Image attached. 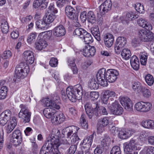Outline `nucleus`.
I'll return each mask as SVG.
<instances>
[{
	"label": "nucleus",
	"mask_w": 154,
	"mask_h": 154,
	"mask_svg": "<svg viewBox=\"0 0 154 154\" xmlns=\"http://www.w3.org/2000/svg\"><path fill=\"white\" fill-rule=\"evenodd\" d=\"M24 60L26 62V64L23 62H21L16 67L14 77L16 78V79H14V80L15 82L17 80L16 79L23 78L28 75L29 72V68L26 64H31L34 62L35 58L33 53H32L27 58H25Z\"/></svg>",
	"instance_id": "1"
},
{
	"label": "nucleus",
	"mask_w": 154,
	"mask_h": 154,
	"mask_svg": "<svg viewBox=\"0 0 154 154\" xmlns=\"http://www.w3.org/2000/svg\"><path fill=\"white\" fill-rule=\"evenodd\" d=\"M85 107L86 113L90 119L92 118L94 114L96 116H98L99 114L103 115L107 114L105 107L100 106L97 102L93 103L91 104L90 103H87Z\"/></svg>",
	"instance_id": "2"
},
{
	"label": "nucleus",
	"mask_w": 154,
	"mask_h": 154,
	"mask_svg": "<svg viewBox=\"0 0 154 154\" xmlns=\"http://www.w3.org/2000/svg\"><path fill=\"white\" fill-rule=\"evenodd\" d=\"M45 116L48 119L52 117L51 121L52 123L55 125L60 124L65 120V117L62 113L55 112V110L52 108H45L43 111Z\"/></svg>",
	"instance_id": "3"
},
{
	"label": "nucleus",
	"mask_w": 154,
	"mask_h": 154,
	"mask_svg": "<svg viewBox=\"0 0 154 154\" xmlns=\"http://www.w3.org/2000/svg\"><path fill=\"white\" fill-rule=\"evenodd\" d=\"M66 93L69 99L72 102H75L76 100H80L83 95L82 87L80 84L74 87H69L66 89Z\"/></svg>",
	"instance_id": "4"
},
{
	"label": "nucleus",
	"mask_w": 154,
	"mask_h": 154,
	"mask_svg": "<svg viewBox=\"0 0 154 154\" xmlns=\"http://www.w3.org/2000/svg\"><path fill=\"white\" fill-rule=\"evenodd\" d=\"M20 107L21 109L19 113V118L22 120L23 122H29L30 121L31 112L26 106L22 104Z\"/></svg>",
	"instance_id": "5"
},
{
	"label": "nucleus",
	"mask_w": 154,
	"mask_h": 154,
	"mask_svg": "<svg viewBox=\"0 0 154 154\" xmlns=\"http://www.w3.org/2000/svg\"><path fill=\"white\" fill-rule=\"evenodd\" d=\"M138 37L143 42L154 41V34L151 31L148 32L145 30H141L139 32Z\"/></svg>",
	"instance_id": "6"
},
{
	"label": "nucleus",
	"mask_w": 154,
	"mask_h": 154,
	"mask_svg": "<svg viewBox=\"0 0 154 154\" xmlns=\"http://www.w3.org/2000/svg\"><path fill=\"white\" fill-rule=\"evenodd\" d=\"M106 74V69L102 68L98 71L97 74V80L99 84L103 87L106 86L108 85Z\"/></svg>",
	"instance_id": "7"
},
{
	"label": "nucleus",
	"mask_w": 154,
	"mask_h": 154,
	"mask_svg": "<svg viewBox=\"0 0 154 154\" xmlns=\"http://www.w3.org/2000/svg\"><path fill=\"white\" fill-rule=\"evenodd\" d=\"M22 142L21 133L19 130H15L11 135L10 142L15 147L21 143Z\"/></svg>",
	"instance_id": "8"
},
{
	"label": "nucleus",
	"mask_w": 154,
	"mask_h": 154,
	"mask_svg": "<svg viewBox=\"0 0 154 154\" xmlns=\"http://www.w3.org/2000/svg\"><path fill=\"white\" fill-rule=\"evenodd\" d=\"M109 108L111 113L115 115H120L123 112V108L119 102L116 100L111 104Z\"/></svg>",
	"instance_id": "9"
},
{
	"label": "nucleus",
	"mask_w": 154,
	"mask_h": 154,
	"mask_svg": "<svg viewBox=\"0 0 154 154\" xmlns=\"http://www.w3.org/2000/svg\"><path fill=\"white\" fill-rule=\"evenodd\" d=\"M60 131L57 129L53 130L52 134L48 137L46 140H47L49 138H50V141H49V143H51V144H53L55 147L59 146L60 144V142L59 137L60 135Z\"/></svg>",
	"instance_id": "10"
},
{
	"label": "nucleus",
	"mask_w": 154,
	"mask_h": 154,
	"mask_svg": "<svg viewBox=\"0 0 154 154\" xmlns=\"http://www.w3.org/2000/svg\"><path fill=\"white\" fill-rule=\"evenodd\" d=\"M51 139L50 138L46 140L45 143L41 148L39 154H51L52 149L54 146L49 143Z\"/></svg>",
	"instance_id": "11"
},
{
	"label": "nucleus",
	"mask_w": 154,
	"mask_h": 154,
	"mask_svg": "<svg viewBox=\"0 0 154 154\" xmlns=\"http://www.w3.org/2000/svg\"><path fill=\"white\" fill-rule=\"evenodd\" d=\"M109 119L108 117H105L99 120L97 125V129L100 133L102 132L104 130V128L108 125Z\"/></svg>",
	"instance_id": "12"
},
{
	"label": "nucleus",
	"mask_w": 154,
	"mask_h": 154,
	"mask_svg": "<svg viewBox=\"0 0 154 154\" xmlns=\"http://www.w3.org/2000/svg\"><path fill=\"white\" fill-rule=\"evenodd\" d=\"M118 72L115 69H109L106 71V80L109 82H113L117 78V76L119 75Z\"/></svg>",
	"instance_id": "13"
},
{
	"label": "nucleus",
	"mask_w": 154,
	"mask_h": 154,
	"mask_svg": "<svg viewBox=\"0 0 154 154\" xmlns=\"http://www.w3.org/2000/svg\"><path fill=\"white\" fill-rule=\"evenodd\" d=\"M11 112L9 110H7L0 114V124L4 126L10 119Z\"/></svg>",
	"instance_id": "14"
},
{
	"label": "nucleus",
	"mask_w": 154,
	"mask_h": 154,
	"mask_svg": "<svg viewBox=\"0 0 154 154\" xmlns=\"http://www.w3.org/2000/svg\"><path fill=\"white\" fill-rule=\"evenodd\" d=\"M94 137L93 133L92 135L84 138L83 142L81 143L82 148L84 149H89L93 142Z\"/></svg>",
	"instance_id": "15"
},
{
	"label": "nucleus",
	"mask_w": 154,
	"mask_h": 154,
	"mask_svg": "<svg viewBox=\"0 0 154 154\" xmlns=\"http://www.w3.org/2000/svg\"><path fill=\"white\" fill-rule=\"evenodd\" d=\"M120 102L126 110L130 111L132 109L133 104L131 100L128 97H121L120 98Z\"/></svg>",
	"instance_id": "16"
},
{
	"label": "nucleus",
	"mask_w": 154,
	"mask_h": 154,
	"mask_svg": "<svg viewBox=\"0 0 154 154\" xmlns=\"http://www.w3.org/2000/svg\"><path fill=\"white\" fill-rule=\"evenodd\" d=\"M112 5V2L110 0H106L100 6V12L103 14L107 13L111 9Z\"/></svg>",
	"instance_id": "17"
},
{
	"label": "nucleus",
	"mask_w": 154,
	"mask_h": 154,
	"mask_svg": "<svg viewBox=\"0 0 154 154\" xmlns=\"http://www.w3.org/2000/svg\"><path fill=\"white\" fill-rule=\"evenodd\" d=\"M65 12L66 15L71 19H76L77 18V14L75 10L69 5L66 6Z\"/></svg>",
	"instance_id": "18"
},
{
	"label": "nucleus",
	"mask_w": 154,
	"mask_h": 154,
	"mask_svg": "<svg viewBox=\"0 0 154 154\" xmlns=\"http://www.w3.org/2000/svg\"><path fill=\"white\" fill-rule=\"evenodd\" d=\"M135 132L133 130L123 129L119 131L118 133L119 136L121 139H126L130 137Z\"/></svg>",
	"instance_id": "19"
},
{
	"label": "nucleus",
	"mask_w": 154,
	"mask_h": 154,
	"mask_svg": "<svg viewBox=\"0 0 154 154\" xmlns=\"http://www.w3.org/2000/svg\"><path fill=\"white\" fill-rule=\"evenodd\" d=\"M135 140L133 139L130 140L128 143L125 145L124 148V151L126 152H129L133 150H137V144L135 143Z\"/></svg>",
	"instance_id": "20"
},
{
	"label": "nucleus",
	"mask_w": 154,
	"mask_h": 154,
	"mask_svg": "<svg viewBox=\"0 0 154 154\" xmlns=\"http://www.w3.org/2000/svg\"><path fill=\"white\" fill-rule=\"evenodd\" d=\"M65 33L66 30L65 28L62 25H60L56 27L53 29V34L57 37L63 36Z\"/></svg>",
	"instance_id": "21"
},
{
	"label": "nucleus",
	"mask_w": 154,
	"mask_h": 154,
	"mask_svg": "<svg viewBox=\"0 0 154 154\" xmlns=\"http://www.w3.org/2000/svg\"><path fill=\"white\" fill-rule=\"evenodd\" d=\"M103 40L107 47L110 48L112 46L114 42V38L112 34L109 33L105 34L104 36Z\"/></svg>",
	"instance_id": "22"
},
{
	"label": "nucleus",
	"mask_w": 154,
	"mask_h": 154,
	"mask_svg": "<svg viewBox=\"0 0 154 154\" xmlns=\"http://www.w3.org/2000/svg\"><path fill=\"white\" fill-rule=\"evenodd\" d=\"M48 5L47 0H35L33 3L34 8H38L39 7L41 9L46 8Z\"/></svg>",
	"instance_id": "23"
},
{
	"label": "nucleus",
	"mask_w": 154,
	"mask_h": 154,
	"mask_svg": "<svg viewBox=\"0 0 154 154\" xmlns=\"http://www.w3.org/2000/svg\"><path fill=\"white\" fill-rule=\"evenodd\" d=\"M17 125V121L15 118H12L10 121L8 122L7 125L5 126L6 132L8 134L10 133L14 129Z\"/></svg>",
	"instance_id": "24"
},
{
	"label": "nucleus",
	"mask_w": 154,
	"mask_h": 154,
	"mask_svg": "<svg viewBox=\"0 0 154 154\" xmlns=\"http://www.w3.org/2000/svg\"><path fill=\"white\" fill-rule=\"evenodd\" d=\"M137 22L140 26L149 31L152 29V25L142 18L139 19Z\"/></svg>",
	"instance_id": "25"
},
{
	"label": "nucleus",
	"mask_w": 154,
	"mask_h": 154,
	"mask_svg": "<svg viewBox=\"0 0 154 154\" xmlns=\"http://www.w3.org/2000/svg\"><path fill=\"white\" fill-rule=\"evenodd\" d=\"M75 59L74 58H70L68 59V62L69 66L70 67L74 74L78 73V70L75 63Z\"/></svg>",
	"instance_id": "26"
},
{
	"label": "nucleus",
	"mask_w": 154,
	"mask_h": 154,
	"mask_svg": "<svg viewBox=\"0 0 154 154\" xmlns=\"http://www.w3.org/2000/svg\"><path fill=\"white\" fill-rule=\"evenodd\" d=\"M79 128L75 126H72L66 128L64 130L66 131V134L68 138L71 137V135L73 134L77 133Z\"/></svg>",
	"instance_id": "27"
},
{
	"label": "nucleus",
	"mask_w": 154,
	"mask_h": 154,
	"mask_svg": "<svg viewBox=\"0 0 154 154\" xmlns=\"http://www.w3.org/2000/svg\"><path fill=\"white\" fill-rule=\"evenodd\" d=\"M131 87L134 91L140 93L142 92L143 86L140 82L134 81L131 83Z\"/></svg>",
	"instance_id": "28"
},
{
	"label": "nucleus",
	"mask_w": 154,
	"mask_h": 154,
	"mask_svg": "<svg viewBox=\"0 0 154 154\" xmlns=\"http://www.w3.org/2000/svg\"><path fill=\"white\" fill-rule=\"evenodd\" d=\"M35 45L36 49L38 50H41L47 46V44L44 39H40L38 42L35 43Z\"/></svg>",
	"instance_id": "29"
},
{
	"label": "nucleus",
	"mask_w": 154,
	"mask_h": 154,
	"mask_svg": "<svg viewBox=\"0 0 154 154\" xmlns=\"http://www.w3.org/2000/svg\"><path fill=\"white\" fill-rule=\"evenodd\" d=\"M55 18V15L53 14L48 13L43 17V21L45 22L46 25L52 23Z\"/></svg>",
	"instance_id": "30"
},
{
	"label": "nucleus",
	"mask_w": 154,
	"mask_h": 154,
	"mask_svg": "<svg viewBox=\"0 0 154 154\" xmlns=\"http://www.w3.org/2000/svg\"><path fill=\"white\" fill-rule=\"evenodd\" d=\"M142 125L144 127L151 129H154V121L152 120H147L142 121Z\"/></svg>",
	"instance_id": "31"
},
{
	"label": "nucleus",
	"mask_w": 154,
	"mask_h": 154,
	"mask_svg": "<svg viewBox=\"0 0 154 154\" xmlns=\"http://www.w3.org/2000/svg\"><path fill=\"white\" fill-rule=\"evenodd\" d=\"M87 33V31L84 29L80 27H78L75 29L73 32V35L82 38L85 34Z\"/></svg>",
	"instance_id": "32"
},
{
	"label": "nucleus",
	"mask_w": 154,
	"mask_h": 154,
	"mask_svg": "<svg viewBox=\"0 0 154 154\" xmlns=\"http://www.w3.org/2000/svg\"><path fill=\"white\" fill-rule=\"evenodd\" d=\"M1 28L2 33H7L9 30V26L7 22L5 19H2L1 22Z\"/></svg>",
	"instance_id": "33"
},
{
	"label": "nucleus",
	"mask_w": 154,
	"mask_h": 154,
	"mask_svg": "<svg viewBox=\"0 0 154 154\" xmlns=\"http://www.w3.org/2000/svg\"><path fill=\"white\" fill-rule=\"evenodd\" d=\"M91 32L93 35L98 41L100 40V33L99 28L97 26H95L91 29Z\"/></svg>",
	"instance_id": "34"
},
{
	"label": "nucleus",
	"mask_w": 154,
	"mask_h": 154,
	"mask_svg": "<svg viewBox=\"0 0 154 154\" xmlns=\"http://www.w3.org/2000/svg\"><path fill=\"white\" fill-rule=\"evenodd\" d=\"M98 84L95 78H92L88 82V85L91 89L96 90L98 88Z\"/></svg>",
	"instance_id": "35"
},
{
	"label": "nucleus",
	"mask_w": 154,
	"mask_h": 154,
	"mask_svg": "<svg viewBox=\"0 0 154 154\" xmlns=\"http://www.w3.org/2000/svg\"><path fill=\"white\" fill-rule=\"evenodd\" d=\"M87 19L88 21L91 23H94L96 21V17L93 12L90 11L87 14Z\"/></svg>",
	"instance_id": "36"
},
{
	"label": "nucleus",
	"mask_w": 154,
	"mask_h": 154,
	"mask_svg": "<svg viewBox=\"0 0 154 154\" xmlns=\"http://www.w3.org/2000/svg\"><path fill=\"white\" fill-rule=\"evenodd\" d=\"M86 116L84 114H82L80 119V124L82 128L86 129L88 128V122L85 119Z\"/></svg>",
	"instance_id": "37"
},
{
	"label": "nucleus",
	"mask_w": 154,
	"mask_h": 154,
	"mask_svg": "<svg viewBox=\"0 0 154 154\" xmlns=\"http://www.w3.org/2000/svg\"><path fill=\"white\" fill-rule=\"evenodd\" d=\"M87 33L85 34L83 37L82 39H83L84 42L86 44H88L92 43L93 42V39L92 37L90 34L88 33L87 32Z\"/></svg>",
	"instance_id": "38"
},
{
	"label": "nucleus",
	"mask_w": 154,
	"mask_h": 154,
	"mask_svg": "<svg viewBox=\"0 0 154 154\" xmlns=\"http://www.w3.org/2000/svg\"><path fill=\"white\" fill-rule=\"evenodd\" d=\"M41 101L42 102L43 105L45 106H51L53 103L50 97L43 98Z\"/></svg>",
	"instance_id": "39"
},
{
	"label": "nucleus",
	"mask_w": 154,
	"mask_h": 154,
	"mask_svg": "<svg viewBox=\"0 0 154 154\" xmlns=\"http://www.w3.org/2000/svg\"><path fill=\"white\" fill-rule=\"evenodd\" d=\"M121 55L123 58L128 60L131 56V52L128 49L125 48L122 51Z\"/></svg>",
	"instance_id": "40"
},
{
	"label": "nucleus",
	"mask_w": 154,
	"mask_h": 154,
	"mask_svg": "<svg viewBox=\"0 0 154 154\" xmlns=\"http://www.w3.org/2000/svg\"><path fill=\"white\" fill-rule=\"evenodd\" d=\"M116 43L119 45L121 47L123 48L126 43V40L124 37H119L117 39Z\"/></svg>",
	"instance_id": "41"
},
{
	"label": "nucleus",
	"mask_w": 154,
	"mask_h": 154,
	"mask_svg": "<svg viewBox=\"0 0 154 154\" xmlns=\"http://www.w3.org/2000/svg\"><path fill=\"white\" fill-rule=\"evenodd\" d=\"M36 26L37 28L40 29L44 30L46 28L47 25L43 20H38L36 21Z\"/></svg>",
	"instance_id": "42"
},
{
	"label": "nucleus",
	"mask_w": 154,
	"mask_h": 154,
	"mask_svg": "<svg viewBox=\"0 0 154 154\" xmlns=\"http://www.w3.org/2000/svg\"><path fill=\"white\" fill-rule=\"evenodd\" d=\"M8 91L7 87L5 86L1 87L0 90V99H4L6 97Z\"/></svg>",
	"instance_id": "43"
},
{
	"label": "nucleus",
	"mask_w": 154,
	"mask_h": 154,
	"mask_svg": "<svg viewBox=\"0 0 154 154\" xmlns=\"http://www.w3.org/2000/svg\"><path fill=\"white\" fill-rule=\"evenodd\" d=\"M145 80L149 85H152L154 83V78L153 76L150 74H148L145 76Z\"/></svg>",
	"instance_id": "44"
},
{
	"label": "nucleus",
	"mask_w": 154,
	"mask_h": 154,
	"mask_svg": "<svg viewBox=\"0 0 154 154\" xmlns=\"http://www.w3.org/2000/svg\"><path fill=\"white\" fill-rule=\"evenodd\" d=\"M37 34L36 32H32L30 33L28 35L27 39L28 43H31L34 42L36 38Z\"/></svg>",
	"instance_id": "45"
},
{
	"label": "nucleus",
	"mask_w": 154,
	"mask_h": 154,
	"mask_svg": "<svg viewBox=\"0 0 154 154\" xmlns=\"http://www.w3.org/2000/svg\"><path fill=\"white\" fill-rule=\"evenodd\" d=\"M143 112H146L149 111L152 108V104L149 102L145 103L143 102Z\"/></svg>",
	"instance_id": "46"
},
{
	"label": "nucleus",
	"mask_w": 154,
	"mask_h": 154,
	"mask_svg": "<svg viewBox=\"0 0 154 154\" xmlns=\"http://www.w3.org/2000/svg\"><path fill=\"white\" fill-rule=\"evenodd\" d=\"M140 62L141 64L145 65L147 61V56L144 53H140Z\"/></svg>",
	"instance_id": "47"
},
{
	"label": "nucleus",
	"mask_w": 154,
	"mask_h": 154,
	"mask_svg": "<svg viewBox=\"0 0 154 154\" xmlns=\"http://www.w3.org/2000/svg\"><path fill=\"white\" fill-rule=\"evenodd\" d=\"M57 9L55 8L53 4L51 3L48 8V13H50V14H56L57 13Z\"/></svg>",
	"instance_id": "48"
},
{
	"label": "nucleus",
	"mask_w": 154,
	"mask_h": 154,
	"mask_svg": "<svg viewBox=\"0 0 154 154\" xmlns=\"http://www.w3.org/2000/svg\"><path fill=\"white\" fill-rule=\"evenodd\" d=\"M111 140L108 137H105L101 141V143L103 147L108 146L110 143Z\"/></svg>",
	"instance_id": "49"
},
{
	"label": "nucleus",
	"mask_w": 154,
	"mask_h": 154,
	"mask_svg": "<svg viewBox=\"0 0 154 154\" xmlns=\"http://www.w3.org/2000/svg\"><path fill=\"white\" fill-rule=\"evenodd\" d=\"M135 9L140 13H142L144 12L145 10L143 5H141L140 3H137L135 5Z\"/></svg>",
	"instance_id": "50"
},
{
	"label": "nucleus",
	"mask_w": 154,
	"mask_h": 154,
	"mask_svg": "<svg viewBox=\"0 0 154 154\" xmlns=\"http://www.w3.org/2000/svg\"><path fill=\"white\" fill-rule=\"evenodd\" d=\"M138 15H134L133 12L127 13L126 14V20H131L133 19H135L138 18Z\"/></svg>",
	"instance_id": "51"
},
{
	"label": "nucleus",
	"mask_w": 154,
	"mask_h": 154,
	"mask_svg": "<svg viewBox=\"0 0 154 154\" xmlns=\"http://www.w3.org/2000/svg\"><path fill=\"white\" fill-rule=\"evenodd\" d=\"M69 138L72 144H74L76 143L79 140V138L77 134V133L73 134Z\"/></svg>",
	"instance_id": "52"
},
{
	"label": "nucleus",
	"mask_w": 154,
	"mask_h": 154,
	"mask_svg": "<svg viewBox=\"0 0 154 154\" xmlns=\"http://www.w3.org/2000/svg\"><path fill=\"white\" fill-rule=\"evenodd\" d=\"M154 147L152 146H146L144 148L142 152H146V154H153Z\"/></svg>",
	"instance_id": "53"
},
{
	"label": "nucleus",
	"mask_w": 154,
	"mask_h": 154,
	"mask_svg": "<svg viewBox=\"0 0 154 154\" xmlns=\"http://www.w3.org/2000/svg\"><path fill=\"white\" fill-rule=\"evenodd\" d=\"M142 88V91L141 92H142L144 97L148 98L151 96V93L149 89L144 87Z\"/></svg>",
	"instance_id": "54"
},
{
	"label": "nucleus",
	"mask_w": 154,
	"mask_h": 154,
	"mask_svg": "<svg viewBox=\"0 0 154 154\" xmlns=\"http://www.w3.org/2000/svg\"><path fill=\"white\" fill-rule=\"evenodd\" d=\"M110 154H121L120 148L117 146H114L110 151Z\"/></svg>",
	"instance_id": "55"
},
{
	"label": "nucleus",
	"mask_w": 154,
	"mask_h": 154,
	"mask_svg": "<svg viewBox=\"0 0 154 154\" xmlns=\"http://www.w3.org/2000/svg\"><path fill=\"white\" fill-rule=\"evenodd\" d=\"M134 107L137 110L143 112V102H140L136 103Z\"/></svg>",
	"instance_id": "56"
},
{
	"label": "nucleus",
	"mask_w": 154,
	"mask_h": 154,
	"mask_svg": "<svg viewBox=\"0 0 154 154\" xmlns=\"http://www.w3.org/2000/svg\"><path fill=\"white\" fill-rule=\"evenodd\" d=\"M77 146L76 144L71 146L69 148L67 154H74L77 149Z\"/></svg>",
	"instance_id": "57"
},
{
	"label": "nucleus",
	"mask_w": 154,
	"mask_h": 154,
	"mask_svg": "<svg viewBox=\"0 0 154 154\" xmlns=\"http://www.w3.org/2000/svg\"><path fill=\"white\" fill-rule=\"evenodd\" d=\"M83 55L85 57H91L90 52H89L88 45H85L83 49Z\"/></svg>",
	"instance_id": "58"
},
{
	"label": "nucleus",
	"mask_w": 154,
	"mask_h": 154,
	"mask_svg": "<svg viewBox=\"0 0 154 154\" xmlns=\"http://www.w3.org/2000/svg\"><path fill=\"white\" fill-rule=\"evenodd\" d=\"M104 95L108 98L111 97H114L115 96V93L112 90H106L104 92Z\"/></svg>",
	"instance_id": "59"
},
{
	"label": "nucleus",
	"mask_w": 154,
	"mask_h": 154,
	"mask_svg": "<svg viewBox=\"0 0 154 154\" xmlns=\"http://www.w3.org/2000/svg\"><path fill=\"white\" fill-rule=\"evenodd\" d=\"M49 64L52 67H56L58 64V60L57 59L54 57L52 58L49 61Z\"/></svg>",
	"instance_id": "60"
},
{
	"label": "nucleus",
	"mask_w": 154,
	"mask_h": 154,
	"mask_svg": "<svg viewBox=\"0 0 154 154\" xmlns=\"http://www.w3.org/2000/svg\"><path fill=\"white\" fill-rule=\"evenodd\" d=\"M12 55L11 51L9 50L5 51L2 55L3 59H5L9 58Z\"/></svg>",
	"instance_id": "61"
},
{
	"label": "nucleus",
	"mask_w": 154,
	"mask_h": 154,
	"mask_svg": "<svg viewBox=\"0 0 154 154\" xmlns=\"http://www.w3.org/2000/svg\"><path fill=\"white\" fill-rule=\"evenodd\" d=\"M90 96L92 100H97L98 98L99 95V93L96 91L91 92L90 93Z\"/></svg>",
	"instance_id": "62"
},
{
	"label": "nucleus",
	"mask_w": 154,
	"mask_h": 154,
	"mask_svg": "<svg viewBox=\"0 0 154 154\" xmlns=\"http://www.w3.org/2000/svg\"><path fill=\"white\" fill-rule=\"evenodd\" d=\"M51 100L53 102L58 103L60 102V100L59 97L57 95H53L50 97Z\"/></svg>",
	"instance_id": "63"
},
{
	"label": "nucleus",
	"mask_w": 154,
	"mask_h": 154,
	"mask_svg": "<svg viewBox=\"0 0 154 154\" xmlns=\"http://www.w3.org/2000/svg\"><path fill=\"white\" fill-rule=\"evenodd\" d=\"M103 151V148L100 146H97L94 151V154H101Z\"/></svg>",
	"instance_id": "64"
}]
</instances>
